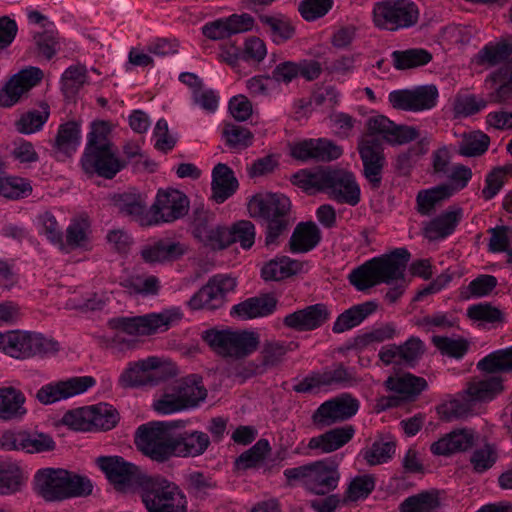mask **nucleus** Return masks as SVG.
<instances>
[{
    "label": "nucleus",
    "instance_id": "nucleus-1",
    "mask_svg": "<svg viewBox=\"0 0 512 512\" xmlns=\"http://www.w3.org/2000/svg\"><path fill=\"white\" fill-rule=\"evenodd\" d=\"M182 318V312L178 307L164 309L158 313H148L141 316H119L109 319L108 326L117 333L104 340L105 347L116 356H123L126 352L136 348L137 341L126 338L129 336H149L158 332H164L170 326Z\"/></svg>",
    "mask_w": 512,
    "mask_h": 512
},
{
    "label": "nucleus",
    "instance_id": "nucleus-2",
    "mask_svg": "<svg viewBox=\"0 0 512 512\" xmlns=\"http://www.w3.org/2000/svg\"><path fill=\"white\" fill-rule=\"evenodd\" d=\"M292 181L307 192H324L338 203L356 206L360 202V187L355 176L346 170L302 169L292 176Z\"/></svg>",
    "mask_w": 512,
    "mask_h": 512
},
{
    "label": "nucleus",
    "instance_id": "nucleus-3",
    "mask_svg": "<svg viewBox=\"0 0 512 512\" xmlns=\"http://www.w3.org/2000/svg\"><path fill=\"white\" fill-rule=\"evenodd\" d=\"M410 253L406 248H397L389 254L374 257L348 276L350 283L358 290L364 291L378 284H391L403 279Z\"/></svg>",
    "mask_w": 512,
    "mask_h": 512
},
{
    "label": "nucleus",
    "instance_id": "nucleus-4",
    "mask_svg": "<svg viewBox=\"0 0 512 512\" xmlns=\"http://www.w3.org/2000/svg\"><path fill=\"white\" fill-rule=\"evenodd\" d=\"M290 210L289 198L281 193H258L248 202L250 216L261 221L266 227L267 246L277 245L279 238L289 230Z\"/></svg>",
    "mask_w": 512,
    "mask_h": 512
},
{
    "label": "nucleus",
    "instance_id": "nucleus-5",
    "mask_svg": "<svg viewBox=\"0 0 512 512\" xmlns=\"http://www.w3.org/2000/svg\"><path fill=\"white\" fill-rule=\"evenodd\" d=\"M503 391V380L500 376L473 378L456 398L439 408V413L446 420L465 417L475 408L496 398Z\"/></svg>",
    "mask_w": 512,
    "mask_h": 512
},
{
    "label": "nucleus",
    "instance_id": "nucleus-6",
    "mask_svg": "<svg viewBox=\"0 0 512 512\" xmlns=\"http://www.w3.org/2000/svg\"><path fill=\"white\" fill-rule=\"evenodd\" d=\"M184 421H153L140 425L135 434L138 449L151 460L165 462L172 457L174 435L172 430L184 427Z\"/></svg>",
    "mask_w": 512,
    "mask_h": 512
},
{
    "label": "nucleus",
    "instance_id": "nucleus-7",
    "mask_svg": "<svg viewBox=\"0 0 512 512\" xmlns=\"http://www.w3.org/2000/svg\"><path fill=\"white\" fill-rule=\"evenodd\" d=\"M141 498L148 512H187V499L173 482L161 477H144Z\"/></svg>",
    "mask_w": 512,
    "mask_h": 512
},
{
    "label": "nucleus",
    "instance_id": "nucleus-8",
    "mask_svg": "<svg viewBox=\"0 0 512 512\" xmlns=\"http://www.w3.org/2000/svg\"><path fill=\"white\" fill-rule=\"evenodd\" d=\"M58 343L40 333L13 330L0 332V351L16 359H28L57 352Z\"/></svg>",
    "mask_w": 512,
    "mask_h": 512
},
{
    "label": "nucleus",
    "instance_id": "nucleus-9",
    "mask_svg": "<svg viewBox=\"0 0 512 512\" xmlns=\"http://www.w3.org/2000/svg\"><path fill=\"white\" fill-rule=\"evenodd\" d=\"M372 20L381 30L397 31L417 22L418 9L410 0H383L374 4Z\"/></svg>",
    "mask_w": 512,
    "mask_h": 512
},
{
    "label": "nucleus",
    "instance_id": "nucleus-10",
    "mask_svg": "<svg viewBox=\"0 0 512 512\" xmlns=\"http://www.w3.org/2000/svg\"><path fill=\"white\" fill-rule=\"evenodd\" d=\"M203 339L219 355L241 358L257 349L258 337L253 332L216 330L205 331Z\"/></svg>",
    "mask_w": 512,
    "mask_h": 512
},
{
    "label": "nucleus",
    "instance_id": "nucleus-11",
    "mask_svg": "<svg viewBox=\"0 0 512 512\" xmlns=\"http://www.w3.org/2000/svg\"><path fill=\"white\" fill-rule=\"evenodd\" d=\"M236 288V280L227 275L213 276L188 301L192 310L214 311L222 308L227 302V295Z\"/></svg>",
    "mask_w": 512,
    "mask_h": 512
},
{
    "label": "nucleus",
    "instance_id": "nucleus-12",
    "mask_svg": "<svg viewBox=\"0 0 512 512\" xmlns=\"http://www.w3.org/2000/svg\"><path fill=\"white\" fill-rule=\"evenodd\" d=\"M360 403L349 393H342L323 402L313 413L312 421L320 428L352 418L359 410Z\"/></svg>",
    "mask_w": 512,
    "mask_h": 512
},
{
    "label": "nucleus",
    "instance_id": "nucleus-13",
    "mask_svg": "<svg viewBox=\"0 0 512 512\" xmlns=\"http://www.w3.org/2000/svg\"><path fill=\"white\" fill-rule=\"evenodd\" d=\"M189 200L179 190H159L151 206V226L171 223L188 213Z\"/></svg>",
    "mask_w": 512,
    "mask_h": 512
},
{
    "label": "nucleus",
    "instance_id": "nucleus-14",
    "mask_svg": "<svg viewBox=\"0 0 512 512\" xmlns=\"http://www.w3.org/2000/svg\"><path fill=\"white\" fill-rule=\"evenodd\" d=\"M358 152L365 178L373 188H379L386 163L381 139L372 135H362L358 141Z\"/></svg>",
    "mask_w": 512,
    "mask_h": 512
},
{
    "label": "nucleus",
    "instance_id": "nucleus-15",
    "mask_svg": "<svg viewBox=\"0 0 512 512\" xmlns=\"http://www.w3.org/2000/svg\"><path fill=\"white\" fill-rule=\"evenodd\" d=\"M96 384L92 376H76L65 381L51 382L43 385L36 393L37 400L50 405L55 402L85 393Z\"/></svg>",
    "mask_w": 512,
    "mask_h": 512
},
{
    "label": "nucleus",
    "instance_id": "nucleus-16",
    "mask_svg": "<svg viewBox=\"0 0 512 512\" xmlns=\"http://www.w3.org/2000/svg\"><path fill=\"white\" fill-rule=\"evenodd\" d=\"M0 445L7 451H24L26 453H41L55 448L51 436L45 433L8 430L1 434Z\"/></svg>",
    "mask_w": 512,
    "mask_h": 512
},
{
    "label": "nucleus",
    "instance_id": "nucleus-17",
    "mask_svg": "<svg viewBox=\"0 0 512 512\" xmlns=\"http://www.w3.org/2000/svg\"><path fill=\"white\" fill-rule=\"evenodd\" d=\"M367 133L373 137L381 136L382 140L392 145H401L418 138V131L414 127L396 125L384 115H375L367 119Z\"/></svg>",
    "mask_w": 512,
    "mask_h": 512
},
{
    "label": "nucleus",
    "instance_id": "nucleus-18",
    "mask_svg": "<svg viewBox=\"0 0 512 512\" xmlns=\"http://www.w3.org/2000/svg\"><path fill=\"white\" fill-rule=\"evenodd\" d=\"M81 163L85 172L106 179H112L125 166L114 148L85 149Z\"/></svg>",
    "mask_w": 512,
    "mask_h": 512
},
{
    "label": "nucleus",
    "instance_id": "nucleus-19",
    "mask_svg": "<svg viewBox=\"0 0 512 512\" xmlns=\"http://www.w3.org/2000/svg\"><path fill=\"white\" fill-rule=\"evenodd\" d=\"M160 359L150 356L137 362H130L119 377L123 388H139L155 386L159 382L156 370L160 367Z\"/></svg>",
    "mask_w": 512,
    "mask_h": 512
},
{
    "label": "nucleus",
    "instance_id": "nucleus-20",
    "mask_svg": "<svg viewBox=\"0 0 512 512\" xmlns=\"http://www.w3.org/2000/svg\"><path fill=\"white\" fill-rule=\"evenodd\" d=\"M291 156L297 160L328 162L338 159L342 149L325 138L304 139L290 147Z\"/></svg>",
    "mask_w": 512,
    "mask_h": 512
},
{
    "label": "nucleus",
    "instance_id": "nucleus-21",
    "mask_svg": "<svg viewBox=\"0 0 512 512\" xmlns=\"http://www.w3.org/2000/svg\"><path fill=\"white\" fill-rule=\"evenodd\" d=\"M330 316L331 312L328 307L325 304L317 303L287 314L283 319V324L289 329L307 332L321 327L330 319Z\"/></svg>",
    "mask_w": 512,
    "mask_h": 512
},
{
    "label": "nucleus",
    "instance_id": "nucleus-22",
    "mask_svg": "<svg viewBox=\"0 0 512 512\" xmlns=\"http://www.w3.org/2000/svg\"><path fill=\"white\" fill-rule=\"evenodd\" d=\"M42 77V70L33 66L15 74L5 87L0 90V106H13L24 93L36 86L41 81Z\"/></svg>",
    "mask_w": 512,
    "mask_h": 512
},
{
    "label": "nucleus",
    "instance_id": "nucleus-23",
    "mask_svg": "<svg viewBox=\"0 0 512 512\" xmlns=\"http://www.w3.org/2000/svg\"><path fill=\"white\" fill-rule=\"evenodd\" d=\"M253 25L254 19L250 14H232L206 23L202 27V32L211 40H222L234 34L247 32Z\"/></svg>",
    "mask_w": 512,
    "mask_h": 512
},
{
    "label": "nucleus",
    "instance_id": "nucleus-24",
    "mask_svg": "<svg viewBox=\"0 0 512 512\" xmlns=\"http://www.w3.org/2000/svg\"><path fill=\"white\" fill-rule=\"evenodd\" d=\"M340 480L336 465L325 460L311 463L308 491L316 495H326L335 490Z\"/></svg>",
    "mask_w": 512,
    "mask_h": 512
},
{
    "label": "nucleus",
    "instance_id": "nucleus-25",
    "mask_svg": "<svg viewBox=\"0 0 512 512\" xmlns=\"http://www.w3.org/2000/svg\"><path fill=\"white\" fill-rule=\"evenodd\" d=\"M479 434L472 428L455 429L431 444L434 455L447 456L470 449L478 440Z\"/></svg>",
    "mask_w": 512,
    "mask_h": 512
},
{
    "label": "nucleus",
    "instance_id": "nucleus-26",
    "mask_svg": "<svg viewBox=\"0 0 512 512\" xmlns=\"http://www.w3.org/2000/svg\"><path fill=\"white\" fill-rule=\"evenodd\" d=\"M64 476H66L64 469L38 470L34 476L36 492L47 501L64 500Z\"/></svg>",
    "mask_w": 512,
    "mask_h": 512
},
{
    "label": "nucleus",
    "instance_id": "nucleus-27",
    "mask_svg": "<svg viewBox=\"0 0 512 512\" xmlns=\"http://www.w3.org/2000/svg\"><path fill=\"white\" fill-rule=\"evenodd\" d=\"M356 432L353 425H344L310 438L307 448L326 454L334 452L352 440Z\"/></svg>",
    "mask_w": 512,
    "mask_h": 512
},
{
    "label": "nucleus",
    "instance_id": "nucleus-28",
    "mask_svg": "<svg viewBox=\"0 0 512 512\" xmlns=\"http://www.w3.org/2000/svg\"><path fill=\"white\" fill-rule=\"evenodd\" d=\"M97 464L109 481L119 486L130 484L138 474V467L120 456L99 457Z\"/></svg>",
    "mask_w": 512,
    "mask_h": 512
},
{
    "label": "nucleus",
    "instance_id": "nucleus-29",
    "mask_svg": "<svg viewBox=\"0 0 512 512\" xmlns=\"http://www.w3.org/2000/svg\"><path fill=\"white\" fill-rule=\"evenodd\" d=\"M277 306V300L270 294H263L248 298L231 308L232 317L248 320L258 317H266L272 314Z\"/></svg>",
    "mask_w": 512,
    "mask_h": 512
},
{
    "label": "nucleus",
    "instance_id": "nucleus-30",
    "mask_svg": "<svg viewBox=\"0 0 512 512\" xmlns=\"http://www.w3.org/2000/svg\"><path fill=\"white\" fill-rule=\"evenodd\" d=\"M82 130L78 121H67L59 125L53 140V150L56 154L69 157L74 154L81 144Z\"/></svg>",
    "mask_w": 512,
    "mask_h": 512
},
{
    "label": "nucleus",
    "instance_id": "nucleus-31",
    "mask_svg": "<svg viewBox=\"0 0 512 512\" xmlns=\"http://www.w3.org/2000/svg\"><path fill=\"white\" fill-rule=\"evenodd\" d=\"M91 226L88 218H73L66 228L65 236L62 235V244L59 249L70 252L76 249H87L90 245Z\"/></svg>",
    "mask_w": 512,
    "mask_h": 512
},
{
    "label": "nucleus",
    "instance_id": "nucleus-32",
    "mask_svg": "<svg viewBox=\"0 0 512 512\" xmlns=\"http://www.w3.org/2000/svg\"><path fill=\"white\" fill-rule=\"evenodd\" d=\"M114 205L120 213L130 216L141 226H151V207L147 209L146 201L141 195L119 194L114 197Z\"/></svg>",
    "mask_w": 512,
    "mask_h": 512
},
{
    "label": "nucleus",
    "instance_id": "nucleus-33",
    "mask_svg": "<svg viewBox=\"0 0 512 512\" xmlns=\"http://www.w3.org/2000/svg\"><path fill=\"white\" fill-rule=\"evenodd\" d=\"M210 439L202 431L184 432L174 436L172 457H196L202 455L208 448Z\"/></svg>",
    "mask_w": 512,
    "mask_h": 512
},
{
    "label": "nucleus",
    "instance_id": "nucleus-34",
    "mask_svg": "<svg viewBox=\"0 0 512 512\" xmlns=\"http://www.w3.org/2000/svg\"><path fill=\"white\" fill-rule=\"evenodd\" d=\"M203 221L195 219L194 222V235L205 246L214 250H221L229 246V228L217 226L211 227L208 225V216L203 212Z\"/></svg>",
    "mask_w": 512,
    "mask_h": 512
},
{
    "label": "nucleus",
    "instance_id": "nucleus-35",
    "mask_svg": "<svg viewBox=\"0 0 512 512\" xmlns=\"http://www.w3.org/2000/svg\"><path fill=\"white\" fill-rule=\"evenodd\" d=\"M461 218V208L446 210L426 224L424 235L429 240L444 239L454 232Z\"/></svg>",
    "mask_w": 512,
    "mask_h": 512
},
{
    "label": "nucleus",
    "instance_id": "nucleus-36",
    "mask_svg": "<svg viewBox=\"0 0 512 512\" xmlns=\"http://www.w3.org/2000/svg\"><path fill=\"white\" fill-rule=\"evenodd\" d=\"M173 387L186 409L196 407L207 396L202 378L196 374L176 381Z\"/></svg>",
    "mask_w": 512,
    "mask_h": 512
},
{
    "label": "nucleus",
    "instance_id": "nucleus-37",
    "mask_svg": "<svg viewBox=\"0 0 512 512\" xmlns=\"http://www.w3.org/2000/svg\"><path fill=\"white\" fill-rule=\"evenodd\" d=\"M377 304L372 301L353 305L342 312L335 320L332 331L340 334L360 325L369 315L376 311Z\"/></svg>",
    "mask_w": 512,
    "mask_h": 512
},
{
    "label": "nucleus",
    "instance_id": "nucleus-38",
    "mask_svg": "<svg viewBox=\"0 0 512 512\" xmlns=\"http://www.w3.org/2000/svg\"><path fill=\"white\" fill-rule=\"evenodd\" d=\"M237 188L238 181L233 171L226 164H217L212 171V191L215 201L223 203Z\"/></svg>",
    "mask_w": 512,
    "mask_h": 512
},
{
    "label": "nucleus",
    "instance_id": "nucleus-39",
    "mask_svg": "<svg viewBox=\"0 0 512 512\" xmlns=\"http://www.w3.org/2000/svg\"><path fill=\"white\" fill-rule=\"evenodd\" d=\"M321 240V233L313 222L300 223L290 238V250L293 253H306L314 249Z\"/></svg>",
    "mask_w": 512,
    "mask_h": 512
},
{
    "label": "nucleus",
    "instance_id": "nucleus-40",
    "mask_svg": "<svg viewBox=\"0 0 512 512\" xmlns=\"http://www.w3.org/2000/svg\"><path fill=\"white\" fill-rule=\"evenodd\" d=\"M141 257L147 263L171 261L184 254L181 244L168 240H160L153 244L145 245L141 249Z\"/></svg>",
    "mask_w": 512,
    "mask_h": 512
},
{
    "label": "nucleus",
    "instance_id": "nucleus-41",
    "mask_svg": "<svg viewBox=\"0 0 512 512\" xmlns=\"http://www.w3.org/2000/svg\"><path fill=\"white\" fill-rule=\"evenodd\" d=\"M385 384L390 391L399 394L406 400L414 399L428 386L424 378L411 373H406L399 377H389Z\"/></svg>",
    "mask_w": 512,
    "mask_h": 512
},
{
    "label": "nucleus",
    "instance_id": "nucleus-42",
    "mask_svg": "<svg viewBox=\"0 0 512 512\" xmlns=\"http://www.w3.org/2000/svg\"><path fill=\"white\" fill-rule=\"evenodd\" d=\"M24 394L14 387L0 388V419L12 420L26 414Z\"/></svg>",
    "mask_w": 512,
    "mask_h": 512
},
{
    "label": "nucleus",
    "instance_id": "nucleus-43",
    "mask_svg": "<svg viewBox=\"0 0 512 512\" xmlns=\"http://www.w3.org/2000/svg\"><path fill=\"white\" fill-rule=\"evenodd\" d=\"M512 55V35L500 37L487 43L478 53L482 64L497 65Z\"/></svg>",
    "mask_w": 512,
    "mask_h": 512
},
{
    "label": "nucleus",
    "instance_id": "nucleus-44",
    "mask_svg": "<svg viewBox=\"0 0 512 512\" xmlns=\"http://www.w3.org/2000/svg\"><path fill=\"white\" fill-rule=\"evenodd\" d=\"M302 268L299 261L283 256L266 263L261 269V276L266 281H279L297 274Z\"/></svg>",
    "mask_w": 512,
    "mask_h": 512
},
{
    "label": "nucleus",
    "instance_id": "nucleus-45",
    "mask_svg": "<svg viewBox=\"0 0 512 512\" xmlns=\"http://www.w3.org/2000/svg\"><path fill=\"white\" fill-rule=\"evenodd\" d=\"M395 449V442L389 437H383L361 449L359 457L370 466L380 465L392 459Z\"/></svg>",
    "mask_w": 512,
    "mask_h": 512
},
{
    "label": "nucleus",
    "instance_id": "nucleus-46",
    "mask_svg": "<svg viewBox=\"0 0 512 512\" xmlns=\"http://www.w3.org/2000/svg\"><path fill=\"white\" fill-rule=\"evenodd\" d=\"M260 22L268 28L272 41L281 45L295 34V27L291 20L284 15H260Z\"/></svg>",
    "mask_w": 512,
    "mask_h": 512
},
{
    "label": "nucleus",
    "instance_id": "nucleus-47",
    "mask_svg": "<svg viewBox=\"0 0 512 512\" xmlns=\"http://www.w3.org/2000/svg\"><path fill=\"white\" fill-rule=\"evenodd\" d=\"M18 463L10 460L0 461V494L10 495L18 492L25 482Z\"/></svg>",
    "mask_w": 512,
    "mask_h": 512
},
{
    "label": "nucleus",
    "instance_id": "nucleus-48",
    "mask_svg": "<svg viewBox=\"0 0 512 512\" xmlns=\"http://www.w3.org/2000/svg\"><path fill=\"white\" fill-rule=\"evenodd\" d=\"M453 195V188L448 184H440L430 189L421 190L416 197L417 210L422 215H429L435 206Z\"/></svg>",
    "mask_w": 512,
    "mask_h": 512
},
{
    "label": "nucleus",
    "instance_id": "nucleus-49",
    "mask_svg": "<svg viewBox=\"0 0 512 512\" xmlns=\"http://www.w3.org/2000/svg\"><path fill=\"white\" fill-rule=\"evenodd\" d=\"M120 285L132 295H156L160 289V281L153 275L131 274L122 278Z\"/></svg>",
    "mask_w": 512,
    "mask_h": 512
},
{
    "label": "nucleus",
    "instance_id": "nucleus-50",
    "mask_svg": "<svg viewBox=\"0 0 512 512\" xmlns=\"http://www.w3.org/2000/svg\"><path fill=\"white\" fill-rule=\"evenodd\" d=\"M225 145L232 151H242L253 144V133L244 126L235 123H225L222 129Z\"/></svg>",
    "mask_w": 512,
    "mask_h": 512
},
{
    "label": "nucleus",
    "instance_id": "nucleus-51",
    "mask_svg": "<svg viewBox=\"0 0 512 512\" xmlns=\"http://www.w3.org/2000/svg\"><path fill=\"white\" fill-rule=\"evenodd\" d=\"M290 350V345L277 340L267 341L263 344L260 353L261 363L257 366V372L263 373L268 368L279 365Z\"/></svg>",
    "mask_w": 512,
    "mask_h": 512
},
{
    "label": "nucleus",
    "instance_id": "nucleus-52",
    "mask_svg": "<svg viewBox=\"0 0 512 512\" xmlns=\"http://www.w3.org/2000/svg\"><path fill=\"white\" fill-rule=\"evenodd\" d=\"M50 116L49 105L45 102L39 104L38 109H33L23 114L17 121V130L22 134H32L42 129Z\"/></svg>",
    "mask_w": 512,
    "mask_h": 512
},
{
    "label": "nucleus",
    "instance_id": "nucleus-53",
    "mask_svg": "<svg viewBox=\"0 0 512 512\" xmlns=\"http://www.w3.org/2000/svg\"><path fill=\"white\" fill-rule=\"evenodd\" d=\"M391 57L394 67L398 70L423 66L432 60V55L427 50L421 48L394 51Z\"/></svg>",
    "mask_w": 512,
    "mask_h": 512
},
{
    "label": "nucleus",
    "instance_id": "nucleus-54",
    "mask_svg": "<svg viewBox=\"0 0 512 512\" xmlns=\"http://www.w3.org/2000/svg\"><path fill=\"white\" fill-rule=\"evenodd\" d=\"M490 239L488 243V250L492 253L505 252L507 255V262L512 264V227L500 225L488 229Z\"/></svg>",
    "mask_w": 512,
    "mask_h": 512
},
{
    "label": "nucleus",
    "instance_id": "nucleus-55",
    "mask_svg": "<svg viewBox=\"0 0 512 512\" xmlns=\"http://www.w3.org/2000/svg\"><path fill=\"white\" fill-rule=\"evenodd\" d=\"M91 426L93 430L107 431L115 427L119 417L118 412L107 403L89 406Z\"/></svg>",
    "mask_w": 512,
    "mask_h": 512
},
{
    "label": "nucleus",
    "instance_id": "nucleus-56",
    "mask_svg": "<svg viewBox=\"0 0 512 512\" xmlns=\"http://www.w3.org/2000/svg\"><path fill=\"white\" fill-rule=\"evenodd\" d=\"M490 138L481 131L465 134L459 143L458 154L464 157H476L484 154L489 147Z\"/></svg>",
    "mask_w": 512,
    "mask_h": 512
},
{
    "label": "nucleus",
    "instance_id": "nucleus-57",
    "mask_svg": "<svg viewBox=\"0 0 512 512\" xmlns=\"http://www.w3.org/2000/svg\"><path fill=\"white\" fill-rule=\"evenodd\" d=\"M477 367L489 373L511 370L512 346L490 353L478 362Z\"/></svg>",
    "mask_w": 512,
    "mask_h": 512
},
{
    "label": "nucleus",
    "instance_id": "nucleus-58",
    "mask_svg": "<svg viewBox=\"0 0 512 512\" xmlns=\"http://www.w3.org/2000/svg\"><path fill=\"white\" fill-rule=\"evenodd\" d=\"M508 176H511L508 171V164L493 168L485 176V185L481 191V197L486 201L493 199L504 187Z\"/></svg>",
    "mask_w": 512,
    "mask_h": 512
},
{
    "label": "nucleus",
    "instance_id": "nucleus-59",
    "mask_svg": "<svg viewBox=\"0 0 512 512\" xmlns=\"http://www.w3.org/2000/svg\"><path fill=\"white\" fill-rule=\"evenodd\" d=\"M269 451V442L265 439H260L236 459L235 465L238 470L254 468L264 461Z\"/></svg>",
    "mask_w": 512,
    "mask_h": 512
},
{
    "label": "nucleus",
    "instance_id": "nucleus-60",
    "mask_svg": "<svg viewBox=\"0 0 512 512\" xmlns=\"http://www.w3.org/2000/svg\"><path fill=\"white\" fill-rule=\"evenodd\" d=\"M229 245L238 243L242 249L248 250L255 243L256 228L249 220H240L229 228Z\"/></svg>",
    "mask_w": 512,
    "mask_h": 512
},
{
    "label": "nucleus",
    "instance_id": "nucleus-61",
    "mask_svg": "<svg viewBox=\"0 0 512 512\" xmlns=\"http://www.w3.org/2000/svg\"><path fill=\"white\" fill-rule=\"evenodd\" d=\"M339 92L332 86L319 87L315 89L309 99L308 106L312 110L328 112L338 105Z\"/></svg>",
    "mask_w": 512,
    "mask_h": 512
},
{
    "label": "nucleus",
    "instance_id": "nucleus-62",
    "mask_svg": "<svg viewBox=\"0 0 512 512\" xmlns=\"http://www.w3.org/2000/svg\"><path fill=\"white\" fill-rule=\"evenodd\" d=\"M452 105L456 117H468L484 109L487 102L474 94H457Z\"/></svg>",
    "mask_w": 512,
    "mask_h": 512
},
{
    "label": "nucleus",
    "instance_id": "nucleus-63",
    "mask_svg": "<svg viewBox=\"0 0 512 512\" xmlns=\"http://www.w3.org/2000/svg\"><path fill=\"white\" fill-rule=\"evenodd\" d=\"M439 506L438 497L434 493L422 492L408 497L400 505L401 512H435Z\"/></svg>",
    "mask_w": 512,
    "mask_h": 512
},
{
    "label": "nucleus",
    "instance_id": "nucleus-64",
    "mask_svg": "<svg viewBox=\"0 0 512 512\" xmlns=\"http://www.w3.org/2000/svg\"><path fill=\"white\" fill-rule=\"evenodd\" d=\"M32 193L28 179L21 177H6L0 180V196L8 199H20Z\"/></svg>",
    "mask_w": 512,
    "mask_h": 512
}]
</instances>
